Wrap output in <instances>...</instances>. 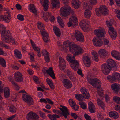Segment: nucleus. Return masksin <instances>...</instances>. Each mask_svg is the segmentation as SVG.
<instances>
[{
    "mask_svg": "<svg viewBox=\"0 0 120 120\" xmlns=\"http://www.w3.org/2000/svg\"><path fill=\"white\" fill-rule=\"evenodd\" d=\"M72 108L74 110L77 111L79 109V106L76 105H75L73 106H72Z\"/></svg>",
    "mask_w": 120,
    "mask_h": 120,
    "instance_id": "69168bd1",
    "label": "nucleus"
},
{
    "mask_svg": "<svg viewBox=\"0 0 120 120\" xmlns=\"http://www.w3.org/2000/svg\"><path fill=\"white\" fill-rule=\"evenodd\" d=\"M98 53L101 57L104 58L105 54V50L103 49H101L99 51Z\"/></svg>",
    "mask_w": 120,
    "mask_h": 120,
    "instance_id": "79ce46f5",
    "label": "nucleus"
},
{
    "mask_svg": "<svg viewBox=\"0 0 120 120\" xmlns=\"http://www.w3.org/2000/svg\"><path fill=\"white\" fill-rule=\"evenodd\" d=\"M33 47L34 50L37 52H38L40 50V48L38 47H37L35 45H33Z\"/></svg>",
    "mask_w": 120,
    "mask_h": 120,
    "instance_id": "052dcab7",
    "label": "nucleus"
},
{
    "mask_svg": "<svg viewBox=\"0 0 120 120\" xmlns=\"http://www.w3.org/2000/svg\"><path fill=\"white\" fill-rule=\"evenodd\" d=\"M71 116L75 119H76L78 117V116L75 113H71Z\"/></svg>",
    "mask_w": 120,
    "mask_h": 120,
    "instance_id": "774afa93",
    "label": "nucleus"
},
{
    "mask_svg": "<svg viewBox=\"0 0 120 120\" xmlns=\"http://www.w3.org/2000/svg\"><path fill=\"white\" fill-rule=\"evenodd\" d=\"M70 52L75 55H77L82 53L84 50L83 49L79 46L76 45H73L70 48Z\"/></svg>",
    "mask_w": 120,
    "mask_h": 120,
    "instance_id": "6e6552de",
    "label": "nucleus"
},
{
    "mask_svg": "<svg viewBox=\"0 0 120 120\" xmlns=\"http://www.w3.org/2000/svg\"><path fill=\"white\" fill-rule=\"evenodd\" d=\"M76 98L78 100L82 101L83 100V98L82 96L79 94H76L75 95Z\"/></svg>",
    "mask_w": 120,
    "mask_h": 120,
    "instance_id": "37998d69",
    "label": "nucleus"
},
{
    "mask_svg": "<svg viewBox=\"0 0 120 120\" xmlns=\"http://www.w3.org/2000/svg\"><path fill=\"white\" fill-rule=\"evenodd\" d=\"M107 78L111 83L117 81H120V74L118 73L114 72L111 76L110 75L108 76Z\"/></svg>",
    "mask_w": 120,
    "mask_h": 120,
    "instance_id": "9d476101",
    "label": "nucleus"
},
{
    "mask_svg": "<svg viewBox=\"0 0 120 120\" xmlns=\"http://www.w3.org/2000/svg\"><path fill=\"white\" fill-rule=\"evenodd\" d=\"M59 62V67L60 69L61 70L64 69L66 67V63L64 59L61 57H60Z\"/></svg>",
    "mask_w": 120,
    "mask_h": 120,
    "instance_id": "f3484780",
    "label": "nucleus"
},
{
    "mask_svg": "<svg viewBox=\"0 0 120 120\" xmlns=\"http://www.w3.org/2000/svg\"><path fill=\"white\" fill-rule=\"evenodd\" d=\"M49 1L48 0H45V2L41 3L44 7V11H46L48 8V4Z\"/></svg>",
    "mask_w": 120,
    "mask_h": 120,
    "instance_id": "ea45409f",
    "label": "nucleus"
},
{
    "mask_svg": "<svg viewBox=\"0 0 120 120\" xmlns=\"http://www.w3.org/2000/svg\"><path fill=\"white\" fill-rule=\"evenodd\" d=\"M96 15L100 16L101 14L105 15V6L101 5L99 8H96L95 9Z\"/></svg>",
    "mask_w": 120,
    "mask_h": 120,
    "instance_id": "4468645a",
    "label": "nucleus"
},
{
    "mask_svg": "<svg viewBox=\"0 0 120 120\" xmlns=\"http://www.w3.org/2000/svg\"><path fill=\"white\" fill-rule=\"evenodd\" d=\"M10 39H6V41L5 42L9 43L10 42L11 43L13 44H16L17 42L15 41V40L12 38V37H11V38H10Z\"/></svg>",
    "mask_w": 120,
    "mask_h": 120,
    "instance_id": "4c0bfd02",
    "label": "nucleus"
},
{
    "mask_svg": "<svg viewBox=\"0 0 120 120\" xmlns=\"http://www.w3.org/2000/svg\"><path fill=\"white\" fill-rule=\"evenodd\" d=\"M110 98L109 96L107 94H105V101L108 103H110Z\"/></svg>",
    "mask_w": 120,
    "mask_h": 120,
    "instance_id": "e2e57ef3",
    "label": "nucleus"
},
{
    "mask_svg": "<svg viewBox=\"0 0 120 120\" xmlns=\"http://www.w3.org/2000/svg\"><path fill=\"white\" fill-rule=\"evenodd\" d=\"M39 118V116L37 114L32 111L29 112L26 116L27 120H34L38 119Z\"/></svg>",
    "mask_w": 120,
    "mask_h": 120,
    "instance_id": "2eb2a0df",
    "label": "nucleus"
},
{
    "mask_svg": "<svg viewBox=\"0 0 120 120\" xmlns=\"http://www.w3.org/2000/svg\"><path fill=\"white\" fill-rule=\"evenodd\" d=\"M83 7L85 9V10H89L92 9V7L91 6H89L88 3L87 2L84 3Z\"/></svg>",
    "mask_w": 120,
    "mask_h": 120,
    "instance_id": "58836bf2",
    "label": "nucleus"
},
{
    "mask_svg": "<svg viewBox=\"0 0 120 120\" xmlns=\"http://www.w3.org/2000/svg\"><path fill=\"white\" fill-rule=\"evenodd\" d=\"M79 104L83 109H86V105L85 103L82 102V101H79Z\"/></svg>",
    "mask_w": 120,
    "mask_h": 120,
    "instance_id": "49530a36",
    "label": "nucleus"
},
{
    "mask_svg": "<svg viewBox=\"0 0 120 120\" xmlns=\"http://www.w3.org/2000/svg\"><path fill=\"white\" fill-rule=\"evenodd\" d=\"M19 92L20 93H22V97L23 100L27 103L28 105H31L33 104V101L32 98L30 96L27 95V93L24 90H21Z\"/></svg>",
    "mask_w": 120,
    "mask_h": 120,
    "instance_id": "0eeeda50",
    "label": "nucleus"
},
{
    "mask_svg": "<svg viewBox=\"0 0 120 120\" xmlns=\"http://www.w3.org/2000/svg\"><path fill=\"white\" fill-rule=\"evenodd\" d=\"M104 28L96 29L94 31L95 34L97 37V38L94 37L93 40V45L97 47L101 46L103 44V41H105L104 39L105 37Z\"/></svg>",
    "mask_w": 120,
    "mask_h": 120,
    "instance_id": "f257e3e1",
    "label": "nucleus"
},
{
    "mask_svg": "<svg viewBox=\"0 0 120 120\" xmlns=\"http://www.w3.org/2000/svg\"><path fill=\"white\" fill-rule=\"evenodd\" d=\"M69 103L71 107L75 105V102L74 101H73L72 99H69Z\"/></svg>",
    "mask_w": 120,
    "mask_h": 120,
    "instance_id": "5fc2aeb1",
    "label": "nucleus"
},
{
    "mask_svg": "<svg viewBox=\"0 0 120 120\" xmlns=\"http://www.w3.org/2000/svg\"><path fill=\"white\" fill-rule=\"evenodd\" d=\"M51 3L53 7L56 8H59L60 5L59 0H52Z\"/></svg>",
    "mask_w": 120,
    "mask_h": 120,
    "instance_id": "c85d7f7f",
    "label": "nucleus"
},
{
    "mask_svg": "<svg viewBox=\"0 0 120 120\" xmlns=\"http://www.w3.org/2000/svg\"><path fill=\"white\" fill-rule=\"evenodd\" d=\"M111 87L114 92L117 94L118 93L119 90H120V85L119 84H112L111 85Z\"/></svg>",
    "mask_w": 120,
    "mask_h": 120,
    "instance_id": "aec40b11",
    "label": "nucleus"
},
{
    "mask_svg": "<svg viewBox=\"0 0 120 120\" xmlns=\"http://www.w3.org/2000/svg\"><path fill=\"white\" fill-rule=\"evenodd\" d=\"M14 56L16 58L20 59L22 58V55L20 51L18 49H15L14 51Z\"/></svg>",
    "mask_w": 120,
    "mask_h": 120,
    "instance_id": "393cba45",
    "label": "nucleus"
},
{
    "mask_svg": "<svg viewBox=\"0 0 120 120\" xmlns=\"http://www.w3.org/2000/svg\"><path fill=\"white\" fill-rule=\"evenodd\" d=\"M72 5L75 9H77L80 6L81 2L79 0H72Z\"/></svg>",
    "mask_w": 120,
    "mask_h": 120,
    "instance_id": "5701e85b",
    "label": "nucleus"
},
{
    "mask_svg": "<svg viewBox=\"0 0 120 120\" xmlns=\"http://www.w3.org/2000/svg\"><path fill=\"white\" fill-rule=\"evenodd\" d=\"M43 39L45 42H47L49 40L48 35L43 37Z\"/></svg>",
    "mask_w": 120,
    "mask_h": 120,
    "instance_id": "bf43d9fd",
    "label": "nucleus"
},
{
    "mask_svg": "<svg viewBox=\"0 0 120 120\" xmlns=\"http://www.w3.org/2000/svg\"><path fill=\"white\" fill-rule=\"evenodd\" d=\"M15 80L18 82L22 81V75L19 72H15L14 74Z\"/></svg>",
    "mask_w": 120,
    "mask_h": 120,
    "instance_id": "a211bd4d",
    "label": "nucleus"
},
{
    "mask_svg": "<svg viewBox=\"0 0 120 120\" xmlns=\"http://www.w3.org/2000/svg\"><path fill=\"white\" fill-rule=\"evenodd\" d=\"M3 20L7 22H9L11 19V17L9 14V13L7 12L5 14V15L2 17Z\"/></svg>",
    "mask_w": 120,
    "mask_h": 120,
    "instance_id": "a878e982",
    "label": "nucleus"
},
{
    "mask_svg": "<svg viewBox=\"0 0 120 120\" xmlns=\"http://www.w3.org/2000/svg\"><path fill=\"white\" fill-rule=\"evenodd\" d=\"M33 80L36 83L39 84L40 83L39 79L36 76H34L33 77Z\"/></svg>",
    "mask_w": 120,
    "mask_h": 120,
    "instance_id": "13d9d810",
    "label": "nucleus"
},
{
    "mask_svg": "<svg viewBox=\"0 0 120 120\" xmlns=\"http://www.w3.org/2000/svg\"><path fill=\"white\" fill-rule=\"evenodd\" d=\"M112 70V68L108 67L106 66V68H105V75H107L110 73V71Z\"/></svg>",
    "mask_w": 120,
    "mask_h": 120,
    "instance_id": "3c124183",
    "label": "nucleus"
},
{
    "mask_svg": "<svg viewBox=\"0 0 120 120\" xmlns=\"http://www.w3.org/2000/svg\"><path fill=\"white\" fill-rule=\"evenodd\" d=\"M62 108H60L59 109L62 111V112L59 110L54 109L53 112L54 113H56L58 114H60V116L62 117L64 116V118L66 119L67 117V116L69 115L70 113L69 110L68 108L64 106H61Z\"/></svg>",
    "mask_w": 120,
    "mask_h": 120,
    "instance_id": "423d86ee",
    "label": "nucleus"
},
{
    "mask_svg": "<svg viewBox=\"0 0 120 120\" xmlns=\"http://www.w3.org/2000/svg\"><path fill=\"white\" fill-rule=\"evenodd\" d=\"M67 72L68 74V76L69 77H70L71 76L73 75V74L72 72L70 71L69 69H68L67 71Z\"/></svg>",
    "mask_w": 120,
    "mask_h": 120,
    "instance_id": "680f3d73",
    "label": "nucleus"
},
{
    "mask_svg": "<svg viewBox=\"0 0 120 120\" xmlns=\"http://www.w3.org/2000/svg\"><path fill=\"white\" fill-rule=\"evenodd\" d=\"M16 108L13 106H11L10 107L9 110L11 112H16Z\"/></svg>",
    "mask_w": 120,
    "mask_h": 120,
    "instance_id": "603ef678",
    "label": "nucleus"
},
{
    "mask_svg": "<svg viewBox=\"0 0 120 120\" xmlns=\"http://www.w3.org/2000/svg\"><path fill=\"white\" fill-rule=\"evenodd\" d=\"M81 91L83 94V98L86 99H88L90 97L89 93L87 90L85 88L82 87Z\"/></svg>",
    "mask_w": 120,
    "mask_h": 120,
    "instance_id": "4be33fe9",
    "label": "nucleus"
},
{
    "mask_svg": "<svg viewBox=\"0 0 120 120\" xmlns=\"http://www.w3.org/2000/svg\"><path fill=\"white\" fill-rule=\"evenodd\" d=\"M46 81L47 83L49 85L51 89L52 90L54 89L55 87L52 80L49 78H47L46 79Z\"/></svg>",
    "mask_w": 120,
    "mask_h": 120,
    "instance_id": "7c9ffc66",
    "label": "nucleus"
},
{
    "mask_svg": "<svg viewBox=\"0 0 120 120\" xmlns=\"http://www.w3.org/2000/svg\"><path fill=\"white\" fill-rule=\"evenodd\" d=\"M89 22L85 19L81 20L79 23V25L83 29L86 30H87L89 29Z\"/></svg>",
    "mask_w": 120,
    "mask_h": 120,
    "instance_id": "dca6fc26",
    "label": "nucleus"
},
{
    "mask_svg": "<svg viewBox=\"0 0 120 120\" xmlns=\"http://www.w3.org/2000/svg\"><path fill=\"white\" fill-rule=\"evenodd\" d=\"M0 64L3 67H6L5 61L2 58H0Z\"/></svg>",
    "mask_w": 120,
    "mask_h": 120,
    "instance_id": "c03bdc74",
    "label": "nucleus"
},
{
    "mask_svg": "<svg viewBox=\"0 0 120 120\" xmlns=\"http://www.w3.org/2000/svg\"><path fill=\"white\" fill-rule=\"evenodd\" d=\"M71 44V43L69 41H66L63 43V46L64 47L66 48V49L67 50V48L70 46Z\"/></svg>",
    "mask_w": 120,
    "mask_h": 120,
    "instance_id": "a19ab883",
    "label": "nucleus"
},
{
    "mask_svg": "<svg viewBox=\"0 0 120 120\" xmlns=\"http://www.w3.org/2000/svg\"><path fill=\"white\" fill-rule=\"evenodd\" d=\"M64 86L66 88L68 89L71 88L72 86V84L71 82L69 79H65L62 81Z\"/></svg>",
    "mask_w": 120,
    "mask_h": 120,
    "instance_id": "6ab92c4d",
    "label": "nucleus"
},
{
    "mask_svg": "<svg viewBox=\"0 0 120 120\" xmlns=\"http://www.w3.org/2000/svg\"><path fill=\"white\" fill-rule=\"evenodd\" d=\"M88 109L89 111L92 113L95 112V108L94 104L91 102L88 103Z\"/></svg>",
    "mask_w": 120,
    "mask_h": 120,
    "instance_id": "b1692460",
    "label": "nucleus"
},
{
    "mask_svg": "<svg viewBox=\"0 0 120 120\" xmlns=\"http://www.w3.org/2000/svg\"><path fill=\"white\" fill-rule=\"evenodd\" d=\"M11 36V33L8 30H4L2 31L1 33V37L2 39L5 42L6 39H10Z\"/></svg>",
    "mask_w": 120,
    "mask_h": 120,
    "instance_id": "f8f14e48",
    "label": "nucleus"
},
{
    "mask_svg": "<svg viewBox=\"0 0 120 120\" xmlns=\"http://www.w3.org/2000/svg\"><path fill=\"white\" fill-rule=\"evenodd\" d=\"M39 113L40 116L43 119H45L46 117V116L45 114L43 112L40 111L39 112Z\"/></svg>",
    "mask_w": 120,
    "mask_h": 120,
    "instance_id": "4d7b16f0",
    "label": "nucleus"
},
{
    "mask_svg": "<svg viewBox=\"0 0 120 120\" xmlns=\"http://www.w3.org/2000/svg\"><path fill=\"white\" fill-rule=\"evenodd\" d=\"M75 56L69 54L66 56L67 60L70 63V65L71 67L75 71L78 70L79 67L78 62L74 59Z\"/></svg>",
    "mask_w": 120,
    "mask_h": 120,
    "instance_id": "f03ea898",
    "label": "nucleus"
},
{
    "mask_svg": "<svg viewBox=\"0 0 120 120\" xmlns=\"http://www.w3.org/2000/svg\"><path fill=\"white\" fill-rule=\"evenodd\" d=\"M106 22L107 26L109 27L108 33L109 35L112 39L115 40L117 35L116 30L112 27V25L111 22L108 21H106Z\"/></svg>",
    "mask_w": 120,
    "mask_h": 120,
    "instance_id": "39448f33",
    "label": "nucleus"
},
{
    "mask_svg": "<svg viewBox=\"0 0 120 120\" xmlns=\"http://www.w3.org/2000/svg\"><path fill=\"white\" fill-rule=\"evenodd\" d=\"M11 82L12 84L15 89L17 90H18L19 88V87L17 84L15 83V82L13 81H11Z\"/></svg>",
    "mask_w": 120,
    "mask_h": 120,
    "instance_id": "6e6d98bb",
    "label": "nucleus"
},
{
    "mask_svg": "<svg viewBox=\"0 0 120 120\" xmlns=\"http://www.w3.org/2000/svg\"><path fill=\"white\" fill-rule=\"evenodd\" d=\"M48 116L51 120H57L56 118H59L60 116L56 114H53L52 115L50 114H49Z\"/></svg>",
    "mask_w": 120,
    "mask_h": 120,
    "instance_id": "e433bc0d",
    "label": "nucleus"
},
{
    "mask_svg": "<svg viewBox=\"0 0 120 120\" xmlns=\"http://www.w3.org/2000/svg\"><path fill=\"white\" fill-rule=\"evenodd\" d=\"M53 30L56 35L58 37H60L61 35V32L58 28L56 26L53 27Z\"/></svg>",
    "mask_w": 120,
    "mask_h": 120,
    "instance_id": "72a5a7b5",
    "label": "nucleus"
},
{
    "mask_svg": "<svg viewBox=\"0 0 120 120\" xmlns=\"http://www.w3.org/2000/svg\"><path fill=\"white\" fill-rule=\"evenodd\" d=\"M84 116L86 120H91V118L90 116L86 114H85Z\"/></svg>",
    "mask_w": 120,
    "mask_h": 120,
    "instance_id": "0e129e2a",
    "label": "nucleus"
},
{
    "mask_svg": "<svg viewBox=\"0 0 120 120\" xmlns=\"http://www.w3.org/2000/svg\"><path fill=\"white\" fill-rule=\"evenodd\" d=\"M87 80L89 83L92 85L94 88L99 89L100 88L101 82L97 78L92 79L89 76L87 77Z\"/></svg>",
    "mask_w": 120,
    "mask_h": 120,
    "instance_id": "20e7f679",
    "label": "nucleus"
},
{
    "mask_svg": "<svg viewBox=\"0 0 120 120\" xmlns=\"http://www.w3.org/2000/svg\"><path fill=\"white\" fill-rule=\"evenodd\" d=\"M60 13L62 17H66L70 13H73V10L68 5H65L61 7L60 10Z\"/></svg>",
    "mask_w": 120,
    "mask_h": 120,
    "instance_id": "7ed1b4c3",
    "label": "nucleus"
},
{
    "mask_svg": "<svg viewBox=\"0 0 120 120\" xmlns=\"http://www.w3.org/2000/svg\"><path fill=\"white\" fill-rule=\"evenodd\" d=\"M72 15L70 18L69 21L67 23L68 27H70L72 26L74 27L76 26L77 25V16L75 14L73 11V13H71Z\"/></svg>",
    "mask_w": 120,
    "mask_h": 120,
    "instance_id": "1a4fd4ad",
    "label": "nucleus"
},
{
    "mask_svg": "<svg viewBox=\"0 0 120 120\" xmlns=\"http://www.w3.org/2000/svg\"><path fill=\"white\" fill-rule=\"evenodd\" d=\"M43 37L48 35L45 30L44 29L41 30L40 31Z\"/></svg>",
    "mask_w": 120,
    "mask_h": 120,
    "instance_id": "8fccbe9b",
    "label": "nucleus"
},
{
    "mask_svg": "<svg viewBox=\"0 0 120 120\" xmlns=\"http://www.w3.org/2000/svg\"><path fill=\"white\" fill-rule=\"evenodd\" d=\"M83 60L84 64L86 67H89L91 65V60L89 57L85 56L83 58Z\"/></svg>",
    "mask_w": 120,
    "mask_h": 120,
    "instance_id": "412c9836",
    "label": "nucleus"
},
{
    "mask_svg": "<svg viewBox=\"0 0 120 120\" xmlns=\"http://www.w3.org/2000/svg\"><path fill=\"white\" fill-rule=\"evenodd\" d=\"M97 101L98 105L100 106L103 110H104L105 107L104 103L99 99H97Z\"/></svg>",
    "mask_w": 120,
    "mask_h": 120,
    "instance_id": "c9c22d12",
    "label": "nucleus"
},
{
    "mask_svg": "<svg viewBox=\"0 0 120 120\" xmlns=\"http://www.w3.org/2000/svg\"><path fill=\"white\" fill-rule=\"evenodd\" d=\"M76 40L81 42L84 41V36L78 30H76L73 34Z\"/></svg>",
    "mask_w": 120,
    "mask_h": 120,
    "instance_id": "9b49d317",
    "label": "nucleus"
},
{
    "mask_svg": "<svg viewBox=\"0 0 120 120\" xmlns=\"http://www.w3.org/2000/svg\"><path fill=\"white\" fill-rule=\"evenodd\" d=\"M17 18L19 20L21 21H23L24 20V16L23 15L20 14H19L18 15Z\"/></svg>",
    "mask_w": 120,
    "mask_h": 120,
    "instance_id": "864d4df0",
    "label": "nucleus"
},
{
    "mask_svg": "<svg viewBox=\"0 0 120 120\" xmlns=\"http://www.w3.org/2000/svg\"><path fill=\"white\" fill-rule=\"evenodd\" d=\"M57 18V22L59 23L60 26L62 28L64 27V22L61 17L58 16Z\"/></svg>",
    "mask_w": 120,
    "mask_h": 120,
    "instance_id": "f704fd0d",
    "label": "nucleus"
},
{
    "mask_svg": "<svg viewBox=\"0 0 120 120\" xmlns=\"http://www.w3.org/2000/svg\"><path fill=\"white\" fill-rule=\"evenodd\" d=\"M119 52L116 51L114 50L112 51L111 53V54L112 57L114 58L116 57V56L119 54Z\"/></svg>",
    "mask_w": 120,
    "mask_h": 120,
    "instance_id": "de8ad7c7",
    "label": "nucleus"
},
{
    "mask_svg": "<svg viewBox=\"0 0 120 120\" xmlns=\"http://www.w3.org/2000/svg\"><path fill=\"white\" fill-rule=\"evenodd\" d=\"M107 66L108 67L112 68L115 71L117 69V66L116 63L112 59H108L106 61Z\"/></svg>",
    "mask_w": 120,
    "mask_h": 120,
    "instance_id": "ddd939ff",
    "label": "nucleus"
},
{
    "mask_svg": "<svg viewBox=\"0 0 120 120\" xmlns=\"http://www.w3.org/2000/svg\"><path fill=\"white\" fill-rule=\"evenodd\" d=\"M113 100L118 104H120V98L118 97L115 96L113 97Z\"/></svg>",
    "mask_w": 120,
    "mask_h": 120,
    "instance_id": "09e8293b",
    "label": "nucleus"
},
{
    "mask_svg": "<svg viewBox=\"0 0 120 120\" xmlns=\"http://www.w3.org/2000/svg\"><path fill=\"white\" fill-rule=\"evenodd\" d=\"M91 12L90 10H85L84 12V17L87 19H89L91 15Z\"/></svg>",
    "mask_w": 120,
    "mask_h": 120,
    "instance_id": "473e14b6",
    "label": "nucleus"
},
{
    "mask_svg": "<svg viewBox=\"0 0 120 120\" xmlns=\"http://www.w3.org/2000/svg\"><path fill=\"white\" fill-rule=\"evenodd\" d=\"M28 9L30 11L35 14H37V11L35 7L33 4H30L28 6Z\"/></svg>",
    "mask_w": 120,
    "mask_h": 120,
    "instance_id": "c756f323",
    "label": "nucleus"
},
{
    "mask_svg": "<svg viewBox=\"0 0 120 120\" xmlns=\"http://www.w3.org/2000/svg\"><path fill=\"white\" fill-rule=\"evenodd\" d=\"M37 25L38 28L41 30L44 29V25L42 23L38 22L37 23Z\"/></svg>",
    "mask_w": 120,
    "mask_h": 120,
    "instance_id": "a18cd8bd",
    "label": "nucleus"
},
{
    "mask_svg": "<svg viewBox=\"0 0 120 120\" xmlns=\"http://www.w3.org/2000/svg\"><path fill=\"white\" fill-rule=\"evenodd\" d=\"M47 73L53 79H55V77L53 70L52 68H50L46 70Z\"/></svg>",
    "mask_w": 120,
    "mask_h": 120,
    "instance_id": "bb28decb",
    "label": "nucleus"
},
{
    "mask_svg": "<svg viewBox=\"0 0 120 120\" xmlns=\"http://www.w3.org/2000/svg\"><path fill=\"white\" fill-rule=\"evenodd\" d=\"M43 18L44 20L46 22L49 20L48 18L51 16V14L49 12L44 13L43 14Z\"/></svg>",
    "mask_w": 120,
    "mask_h": 120,
    "instance_id": "2f4dec72",
    "label": "nucleus"
},
{
    "mask_svg": "<svg viewBox=\"0 0 120 120\" xmlns=\"http://www.w3.org/2000/svg\"><path fill=\"white\" fill-rule=\"evenodd\" d=\"M10 94V92H6L5 91V93H4L5 97L6 98H8L9 97Z\"/></svg>",
    "mask_w": 120,
    "mask_h": 120,
    "instance_id": "338daca9",
    "label": "nucleus"
},
{
    "mask_svg": "<svg viewBox=\"0 0 120 120\" xmlns=\"http://www.w3.org/2000/svg\"><path fill=\"white\" fill-rule=\"evenodd\" d=\"M110 117H113L114 119L118 118L119 117L118 114L115 111H111L109 112Z\"/></svg>",
    "mask_w": 120,
    "mask_h": 120,
    "instance_id": "cd10ccee",
    "label": "nucleus"
}]
</instances>
